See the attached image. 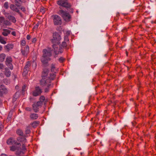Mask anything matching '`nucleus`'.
<instances>
[{"instance_id":"1","label":"nucleus","mask_w":156,"mask_h":156,"mask_svg":"<svg viewBox=\"0 0 156 156\" xmlns=\"http://www.w3.org/2000/svg\"><path fill=\"white\" fill-rule=\"evenodd\" d=\"M21 144L17 142L9 147L10 150L12 151H16L15 152L16 156H24L25 151L26 150V146L24 144H22L21 148Z\"/></svg>"},{"instance_id":"2","label":"nucleus","mask_w":156,"mask_h":156,"mask_svg":"<svg viewBox=\"0 0 156 156\" xmlns=\"http://www.w3.org/2000/svg\"><path fill=\"white\" fill-rule=\"evenodd\" d=\"M51 51L49 48L43 49V55L41 58V61L43 64H47L48 61L50 60V57L51 55Z\"/></svg>"},{"instance_id":"3","label":"nucleus","mask_w":156,"mask_h":156,"mask_svg":"<svg viewBox=\"0 0 156 156\" xmlns=\"http://www.w3.org/2000/svg\"><path fill=\"white\" fill-rule=\"evenodd\" d=\"M57 4L60 6L66 8V9L70 8L71 7V5L68 1L64 0H59L57 1Z\"/></svg>"},{"instance_id":"4","label":"nucleus","mask_w":156,"mask_h":156,"mask_svg":"<svg viewBox=\"0 0 156 156\" xmlns=\"http://www.w3.org/2000/svg\"><path fill=\"white\" fill-rule=\"evenodd\" d=\"M58 13L62 16L66 21L69 22L70 21L71 17L69 13L63 10H60Z\"/></svg>"},{"instance_id":"5","label":"nucleus","mask_w":156,"mask_h":156,"mask_svg":"<svg viewBox=\"0 0 156 156\" xmlns=\"http://www.w3.org/2000/svg\"><path fill=\"white\" fill-rule=\"evenodd\" d=\"M40 84L42 87H51V80L50 78L42 79L40 81Z\"/></svg>"},{"instance_id":"6","label":"nucleus","mask_w":156,"mask_h":156,"mask_svg":"<svg viewBox=\"0 0 156 156\" xmlns=\"http://www.w3.org/2000/svg\"><path fill=\"white\" fill-rule=\"evenodd\" d=\"M61 39V37L60 34L57 32H55L53 34V38L51 39V41L52 42L56 43L58 44Z\"/></svg>"},{"instance_id":"7","label":"nucleus","mask_w":156,"mask_h":156,"mask_svg":"<svg viewBox=\"0 0 156 156\" xmlns=\"http://www.w3.org/2000/svg\"><path fill=\"white\" fill-rule=\"evenodd\" d=\"M20 5H19L17 4H16L15 5L12 4L10 6V8L11 10L18 13L20 16L22 17L23 15L22 13L20 12Z\"/></svg>"},{"instance_id":"8","label":"nucleus","mask_w":156,"mask_h":156,"mask_svg":"<svg viewBox=\"0 0 156 156\" xmlns=\"http://www.w3.org/2000/svg\"><path fill=\"white\" fill-rule=\"evenodd\" d=\"M11 24V23L9 20H6L4 17L0 16V25L1 27H5L6 26H10Z\"/></svg>"},{"instance_id":"9","label":"nucleus","mask_w":156,"mask_h":156,"mask_svg":"<svg viewBox=\"0 0 156 156\" xmlns=\"http://www.w3.org/2000/svg\"><path fill=\"white\" fill-rule=\"evenodd\" d=\"M53 17V23L55 25H61L62 20L60 17L58 15H55L52 16Z\"/></svg>"},{"instance_id":"10","label":"nucleus","mask_w":156,"mask_h":156,"mask_svg":"<svg viewBox=\"0 0 156 156\" xmlns=\"http://www.w3.org/2000/svg\"><path fill=\"white\" fill-rule=\"evenodd\" d=\"M43 105V103L41 101H38L36 103H34L32 105V108L33 111L35 112L39 111V108L41 107Z\"/></svg>"},{"instance_id":"11","label":"nucleus","mask_w":156,"mask_h":156,"mask_svg":"<svg viewBox=\"0 0 156 156\" xmlns=\"http://www.w3.org/2000/svg\"><path fill=\"white\" fill-rule=\"evenodd\" d=\"M21 52L23 55L26 56L29 53V46L27 45L25 47H22L21 49Z\"/></svg>"},{"instance_id":"12","label":"nucleus","mask_w":156,"mask_h":156,"mask_svg":"<svg viewBox=\"0 0 156 156\" xmlns=\"http://www.w3.org/2000/svg\"><path fill=\"white\" fill-rule=\"evenodd\" d=\"M12 62V59L10 57H7L5 62L6 64L11 70L13 68Z\"/></svg>"},{"instance_id":"13","label":"nucleus","mask_w":156,"mask_h":156,"mask_svg":"<svg viewBox=\"0 0 156 156\" xmlns=\"http://www.w3.org/2000/svg\"><path fill=\"white\" fill-rule=\"evenodd\" d=\"M42 90L39 87H36L35 90L33 92V95L34 96H37L41 94Z\"/></svg>"},{"instance_id":"14","label":"nucleus","mask_w":156,"mask_h":156,"mask_svg":"<svg viewBox=\"0 0 156 156\" xmlns=\"http://www.w3.org/2000/svg\"><path fill=\"white\" fill-rule=\"evenodd\" d=\"M54 49V52L56 55L58 54L59 53H62L63 52V49L61 48H58V45L54 44L53 45Z\"/></svg>"},{"instance_id":"15","label":"nucleus","mask_w":156,"mask_h":156,"mask_svg":"<svg viewBox=\"0 0 156 156\" xmlns=\"http://www.w3.org/2000/svg\"><path fill=\"white\" fill-rule=\"evenodd\" d=\"M17 141L15 140L12 137H10L6 141V143L8 145H12L14 144Z\"/></svg>"},{"instance_id":"16","label":"nucleus","mask_w":156,"mask_h":156,"mask_svg":"<svg viewBox=\"0 0 156 156\" xmlns=\"http://www.w3.org/2000/svg\"><path fill=\"white\" fill-rule=\"evenodd\" d=\"M25 137H26L25 136L24 137H22L21 136L18 137L16 139L18 141L21 142L23 144H24L25 145V144L26 143L27 141Z\"/></svg>"},{"instance_id":"17","label":"nucleus","mask_w":156,"mask_h":156,"mask_svg":"<svg viewBox=\"0 0 156 156\" xmlns=\"http://www.w3.org/2000/svg\"><path fill=\"white\" fill-rule=\"evenodd\" d=\"M14 44L12 43H9L4 46L5 49L8 51H9L13 48Z\"/></svg>"},{"instance_id":"18","label":"nucleus","mask_w":156,"mask_h":156,"mask_svg":"<svg viewBox=\"0 0 156 156\" xmlns=\"http://www.w3.org/2000/svg\"><path fill=\"white\" fill-rule=\"evenodd\" d=\"M11 31L7 29H3L2 30V34L4 36H7L10 34Z\"/></svg>"},{"instance_id":"19","label":"nucleus","mask_w":156,"mask_h":156,"mask_svg":"<svg viewBox=\"0 0 156 156\" xmlns=\"http://www.w3.org/2000/svg\"><path fill=\"white\" fill-rule=\"evenodd\" d=\"M48 70H44L42 73V79H45L47 78H50V76H48Z\"/></svg>"},{"instance_id":"20","label":"nucleus","mask_w":156,"mask_h":156,"mask_svg":"<svg viewBox=\"0 0 156 156\" xmlns=\"http://www.w3.org/2000/svg\"><path fill=\"white\" fill-rule=\"evenodd\" d=\"M8 19L9 20V21H10L14 23H16V20L15 18L13 16L11 15H9L7 17Z\"/></svg>"},{"instance_id":"21","label":"nucleus","mask_w":156,"mask_h":156,"mask_svg":"<svg viewBox=\"0 0 156 156\" xmlns=\"http://www.w3.org/2000/svg\"><path fill=\"white\" fill-rule=\"evenodd\" d=\"M38 117V114L34 113L31 114L30 116V119L33 120L37 119Z\"/></svg>"},{"instance_id":"22","label":"nucleus","mask_w":156,"mask_h":156,"mask_svg":"<svg viewBox=\"0 0 156 156\" xmlns=\"http://www.w3.org/2000/svg\"><path fill=\"white\" fill-rule=\"evenodd\" d=\"M11 74V72L9 69L7 68H5V74L6 76L9 77L10 76Z\"/></svg>"},{"instance_id":"23","label":"nucleus","mask_w":156,"mask_h":156,"mask_svg":"<svg viewBox=\"0 0 156 156\" xmlns=\"http://www.w3.org/2000/svg\"><path fill=\"white\" fill-rule=\"evenodd\" d=\"M0 90L2 93H6L7 92V90L5 87L3 85H1L0 87Z\"/></svg>"},{"instance_id":"24","label":"nucleus","mask_w":156,"mask_h":156,"mask_svg":"<svg viewBox=\"0 0 156 156\" xmlns=\"http://www.w3.org/2000/svg\"><path fill=\"white\" fill-rule=\"evenodd\" d=\"M31 132L30 128L29 126H28L26 127V129L25 131V133L26 135L25 136V137H27L29 136Z\"/></svg>"},{"instance_id":"25","label":"nucleus","mask_w":156,"mask_h":156,"mask_svg":"<svg viewBox=\"0 0 156 156\" xmlns=\"http://www.w3.org/2000/svg\"><path fill=\"white\" fill-rule=\"evenodd\" d=\"M26 0H15V2L16 4H17L19 5L22 4L23 3H25L26 2Z\"/></svg>"},{"instance_id":"26","label":"nucleus","mask_w":156,"mask_h":156,"mask_svg":"<svg viewBox=\"0 0 156 156\" xmlns=\"http://www.w3.org/2000/svg\"><path fill=\"white\" fill-rule=\"evenodd\" d=\"M6 55L4 53L0 54V62H3L5 60Z\"/></svg>"},{"instance_id":"27","label":"nucleus","mask_w":156,"mask_h":156,"mask_svg":"<svg viewBox=\"0 0 156 156\" xmlns=\"http://www.w3.org/2000/svg\"><path fill=\"white\" fill-rule=\"evenodd\" d=\"M58 69L55 68V65L53 64H52L51 66V71L52 72H53L55 73L56 71H58Z\"/></svg>"},{"instance_id":"28","label":"nucleus","mask_w":156,"mask_h":156,"mask_svg":"<svg viewBox=\"0 0 156 156\" xmlns=\"http://www.w3.org/2000/svg\"><path fill=\"white\" fill-rule=\"evenodd\" d=\"M17 134L19 135L22 136L23 135V131L20 129H19L16 130V131Z\"/></svg>"},{"instance_id":"29","label":"nucleus","mask_w":156,"mask_h":156,"mask_svg":"<svg viewBox=\"0 0 156 156\" xmlns=\"http://www.w3.org/2000/svg\"><path fill=\"white\" fill-rule=\"evenodd\" d=\"M0 43L3 44H5L6 43V42L5 40L4 37L1 35H0Z\"/></svg>"},{"instance_id":"30","label":"nucleus","mask_w":156,"mask_h":156,"mask_svg":"<svg viewBox=\"0 0 156 156\" xmlns=\"http://www.w3.org/2000/svg\"><path fill=\"white\" fill-rule=\"evenodd\" d=\"M31 64L30 61H27L26 64V65L24 66V68L28 69L29 70V68Z\"/></svg>"},{"instance_id":"31","label":"nucleus","mask_w":156,"mask_h":156,"mask_svg":"<svg viewBox=\"0 0 156 156\" xmlns=\"http://www.w3.org/2000/svg\"><path fill=\"white\" fill-rule=\"evenodd\" d=\"M28 71H29L28 69H26V68H24L23 73V76H26V75L27 74Z\"/></svg>"},{"instance_id":"32","label":"nucleus","mask_w":156,"mask_h":156,"mask_svg":"<svg viewBox=\"0 0 156 156\" xmlns=\"http://www.w3.org/2000/svg\"><path fill=\"white\" fill-rule=\"evenodd\" d=\"M39 123V122L36 121L33 122L31 124L33 127H35L38 125Z\"/></svg>"},{"instance_id":"33","label":"nucleus","mask_w":156,"mask_h":156,"mask_svg":"<svg viewBox=\"0 0 156 156\" xmlns=\"http://www.w3.org/2000/svg\"><path fill=\"white\" fill-rule=\"evenodd\" d=\"M55 76L56 75L54 73H53L52 74H50V78L51 81L54 80V79L55 78Z\"/></svg>"},{"instance_id":"34","label":"nucleus","mask_w":156,"mask_h":156,"mask_svg":"<svg viewBox=\"0 0 156 156\" xmlns=\"http://www.w3.org/2000/svg\"><path fill=\"white\" fill-rule=\"evenodd\" d=\"M20 9L23 12H25L26 11L25 8L23 6H21L20 5V7H19V10Z\"/></svg>"},{"instance_id":"35","label":"nucleus","mask_w":156,"mask_h":156,"mask_svg":"<svg viewBox=\"0 0 156 156\" xmlns=\"http://www.w3.org/2000/svg\"><path fill=\"white\" fill-rule=\"evenodd\" d=\"M67 42L65 41H63L62 42V44L61 45V46H62L63 48H67Z\"/></svg>"},{"instance_id":"36","label":"nucleus","mask_w":156,"mask_h":156,"mask_svg":"<svg viewBox=\"0 0 156 156\" xmlns=\"http://www.w3.org/2000/svg\"><path fill=\"white\" fill-rule=\"evenodd\" d=\"M3 82L6 85H8L10 83V81L7 79H5L3 80Z\"/></svg>"},{"instance_id":"37","label":"nucleus","mask_w":156,"mask_h":156,"mask_svg":"<svg viewBox=\"0 0 156 156\" xmlns=\"http://www.w3.org/2000/svg\"><path fill=\"white\" fill-rule=\"evenodd\" d=\"M21 45L23 46H24L26 45V41L24 40H23L21 41L20 43Z\"/></svg>"},{"instance_id":"38","label":"nucleus","mask_w":156,"mask_h":156,"mask_svg":"<svg viewBox=\"0 0 156 156\" xmlns=\"http://www.w3.org/2000/svg\"><path fill=\"white\" fill-rule=\"evenodd\" d=\"M4 7L6 9H8L9 8V3L8 2H5L4 5Z\"/></svg>"},{"instance_id":"39","label":"nucleus","mask_w":156,"mask_h":156,"mask_svg":"<svg viewBox=\"0 0 156 156\" xmlns=\"http://www.w3.org/2000/svg\"><path fill=\"white\" fill-rule=\"evenodd\" d=\"M69 41L68 37L67 36H65L64 37V41L68 43L69 42Z\"/></svg>"},{"instance_id":"40","label":"nucleus","mask_w":156,"mask_h":156,"mask_svg":"<svg viewBox=\"0 0 156 156\" xmlns=\"http://www.w3.org/2000/svg\"><path fill=\"white\" fill-rule=\"evenodd\" d=\"M65 59L62 57H61L59 58L58 60L61 63H62L64 61Z\"/></svg>"},{"instance_id":"41","label":"nucleus","mask_w":156,"mask_h":156,"mask_svg":"<svg viewBox=\"0 0 156 156\" xmlns=\"http://www.w3.org/2000/svg\"><path fill=\"white\" fill-rule=\"evenodd\" d=\"M46 87L44 89V92L46 93H48L49 91L50 87Z\"/></svg>"},{"instance_id":"42","label":"nucleus","mask_w":156,"mask_h":156,"mask_svg":"<svg viewBox=\"0 0 156 156\" xmlns=\"http://www.w3.org/2000/svg\"><path fill=\"white\" fill-rule=\"evenodd\" d=\"M40 101H41L42 103L45 100V97L43 96H42L40 97Z\"/></svg>"},{"instance_id":"43","label":"nucleus","mask_w":156,"mask_h":156,"mask_svg":"<svg viewBox=\"0 0 156 156\" xmlns=\"http://www.w3.org/2000/svg\"><path fill=\"white\" fill-rule=\"evenodd\" d=\"M25 109V110L27 111L30 112L32 110L31 107H26Z\"/></svg>"},{"instance_id":"44","label":"nucleus","mask_w":156,"mask_h":156,"mask_svg":"<svg viewBox=\"0 0 156 156\" xmlns=\"http://www.w3.org/2000/svg\"><path fill=\"white\" fill-rule=\"evenodd\" d=\"M3 128V126L2 122H0V131H1Z\"/></svg>"},{"instance_id":"45","label":"nucleus","mask_w":156,"mask_h":156,"mask_svg":"<svg viewBox=\"0 0 156 156\" xmlns=\"http://www.w3.org/2000/svg\"><path fill=\"white\" fill-rule=\"evenodd\" d=\"M4 68V66L3 64L0 63V69H3Z\"/></svg>"},{"instance_id":"46","label":"nucleus","mask_w":156,"mask_h":156,"mask_svg":"<svg viewBox=\"0 0 156 156\" xmlns=\"http://www.w3.org/2000/svg\"><path fill=\"white\" fill-rule=\"evenodd\" d=\"M71 32L70 31H66L65 34L66 35L65 36H67L68 37L69 36Z\"/></svg>"},{"instance_id":"47","label":"nucleus","mask_w":156,"mask_h":156,"mask_svg":"<svg viewBox=\"0 0 156 156\" xmlns=\"http://www.w3.org/2000/svg\"><path fill=\"white\" fill-rule=\"evenodd\" d=\"M27 86L26 85H24L23 87H22V91H25V90L26 89V88H27Z\"/></svg>"},{"instance_id":"48","label":"nucleus","mask_w":156,"mask_h":156,"mask_svg":"<svg viewBox=\"0 0 156 156\" xmlns=\"http://www.w3.org/2000/svg\"><path fill=\"white\" fill-rule=\"evenodd\" d=\"M36 38H34L32 39V42L33 43H35L36 42Z\"/></svg>"},{"instance_id":"49","label":"nucleus","mask_w":156,"mask_h":156,"mask_svg":"<svg viewBox=\"0 0 156 156\" xmlns=\"http://www.w3.org/2000/svg\"><path fill=\"white\" fill-rule=\"evenodd\" d=\"M11 34L14 36H16V32L15 31H12L11 32Z\"/></svg>"},{"instance_id":"50","label":"nucleus","mask_w":156,"mask_h":156,"mask_svg":"<svg viewBox=\"0 0 156 156\" xmlns=\"http://www.w3.org/2000/svg\"><path fill=\"white\" fill-rule=\"evenodd\" d=\"M31 38V37L30 35H27V38L28 40H29Z\"/></svg>"},{"instance_id":"51","label":"nucleus","mask_w":156,"mask_h":156,"mask_svg":"<svg viewBox=\"0 0 156 156\" xmlns=\"http://www.w3.org/2000/svg\"><path fill=\"white\" fill-rule=\"evenodd\" d=\"M70 10V12L71 13H73V9L72 8H69Z\"/></svg>"},{"instance_id":"52","label":"nucleus","mask_w":156,"mask_h":156,"mask_svg":"<svg viewBox=\"0 0 156 156\" xmlns=\"http://www.w3.org/2000/svg\"><path fill=\"white\" fill-rule=\"evenodd\" d=\"M2 48H3L2 46L0 45V51L2 50Z\"/></svg>"},{"instance_id":"53","label":"nucleus","mask_w":156,"mask_h":156,"mask_svg":"<svg viewBox=\"0 0 156 156\" xmlns=\"http://www.w3.org/2000/svg\"><path fill=\"white\" fill-rule=\"evenodd\" d=\"M126 55L127 56H128V53L126 51Z\"/></svg>"},{"instance_id":"54","label":"nucleus","mask_w":156,"mask_h":156,"mask_svg":"<svg viewBox=\"0 0 156 156\" xmlns=\"http://www.w3.org/2000/svg\"><path fill=\"white\" fill-rule=\"evenodd\" d=\"M139 8H144L143 7H141V6H140Z\"/></svg>"},{"instance_id":"55","label":"nucleus","mask_w":156,"mask_h":156,"mask_svg":"<svg viewBox=\"0 0 156 156\" xmlns=\"http://www.w3.org/2000/svg\"><path fill=\"white\" fill-rule=\"evenodd\" d=\"M18 87L17 86H16V88H17V87Z\"/></svg>"},{"instance_id":"56","label":"nucleus","mask_w":156,"mask_h":156,"mask_svg":"<svg viewBox=\"0 0 156 156\" xmlns=\"http://www.w3.org/2000/svg\"><path fill=\"white\" fill-rule=\"evenodd\" d=\"M97 133H98V134H99V133H99V132H97Z\"/></svg>"},{"instance_id":"57","label":"nucleus","mask_w":156,"mask_h":156,"mask_svg":"<svg viewBox=\"0 0 156 156\" xmlns=\"http://www.w3.org/2000/svg\"><path fill=\"white\" fill-rule=\"evenodd\" d=\"M127 67V68H128V69H129V68H128V67Z\"/></svg>"}]
</instances>
